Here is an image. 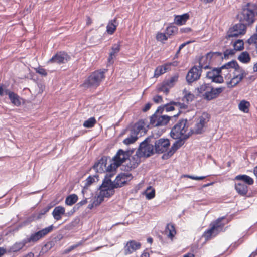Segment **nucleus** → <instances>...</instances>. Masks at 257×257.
Instances as JSON below:
<instances>
[{
	"label": "nucleus",
	"instance_id": "45",
	"mask_svg": "<svg viewBox=\"0 0 257 257\" xmlns=\"http://www.w3.org/2000/svg\"><path fill=\"white\" fill-rule=\"evenodd\" d=\"M170 87L166 85V82L164 81L159 85L158 87V90L160 92H163L165 94H168Z\"/></svg>",
	"mask_w": 257,
	"mask_h": 257
},
{
	"label": "nucleus",
	"instance_id": "20",
	"mask_svg": "<svg viewBox=\"0 0 257 257\" xmlns=\"http://www.w3.org/2000/svg\"><path fill=\"white\" fill-rule=\"evenodd\" d=\"M107 158L106 156H103L93 165V169L98 173L105 172L107 169L111 170L110 164L106 166Z\"/></svg>",
	"mask_w": 257,
	"mask_h": 257
},
{
	"label": "nucleus",
	"instance_id": "4",
	"mask_svg": "<svg viewBox=\"0 0 257 257\" xmlns=\"http://www.w3.org/2000/svg\"><path fill=\"white\" fill-rule=\"evenodd\" d=\"M171 136L174 139L186 140L190 135L186 119H181L172 128Z\"/></svg>",
	"mask_w": 257,
	"mask_h": 257
},
{
	"label": "nucleus",
	"instance_id": "48",
	"mask_svg": "<svg viewBox=\"0 0 257 257\" xmlns=\"http://www.w3.org/2000/svg\"><path fill=\"white\" fill-rule=\"evenodd\" d=\"M174 103H175V102H170L169 103H168L165 105L163 107H162V108H163V110L165 109L166 112L173 111L177 109L176 106L174 105Z\"/></svg>",
	"mask_w": 257,
	"mask_h": 257
},
{
	"label": "nucleus",
	"instance_id": "29",
	"mask_svg": "<svg viewBox=\"0 0 257 257\" xmlns=\"http://www.w3.org/2000/svg\"><path fill=\"white\" fill-rule=\"evenodd\" d=\"M65 214V209L61 206L55 207L52 213L54 219L56 221L61 220Z\"/></svg>",
	"mask_w": 257,
	"mask_h": 257
},
{
	"label": "nucleus",
	"instance_id": "9",
	"mask_svg": "<svg viewBox=\"0 0 257 257\" xmlns=\"http://www.w3.org/2000/svg\"><path fill=\"white\" fill-rule=\"evenodd\" d=\"M133 151H124L122 149H119L116 154L113 158V162L110 163V168L114 169L117 168L124 162H125L132 155Z\"/></svg>",
	"mask_w": 257,
	"mask_h": 257
},
{
	"label": "nucleus",
	"instance_id": "47",
	"mask_svg": "<svg viewBox=\"0 0 257 257\" xmlns=\"http://www.w3.org/2000/svg\"><path fill=\"white\" fill-rule=\"evenodd\" d=\"M174 105L176 106V107L179 110V112L177 113V114H175L173 115V117L174 118L177 117L179 116V114L181 113L180 109H186L187 108V105L178 102H175V103H174Z\"/></svg>",
	"mask_w": 257,
	"mask_h": 257
},
{
	"label": "nucleus",
	"instance_id": "43",
	"mask_svg": "<svg viewBox=\"0 0 257 257\" xmlns=\"http://www.w3.org/2000/svg\"><path fill=\"white\" fill-rule=\"evenodd\" d=\"M249 105L250 104L248 102L242 100L239 104L238 107L240 110L244 112H247L249 110L248 108Z\"/></svg>",
	"mask_w": 257,
	"mask_h": 257
},
{
	"label": "nucleus",
	"instance_id": "26",
	"mask_svg": "<svg viewBox=\"0 0 257 257\" xmlns=\"http://www.w3.org/2000/svg\"><path fill=\"white\" fill-rule=\"evenodd\" d=\"M183 140L179 139L173 144L170 149L167 153H164L162 158L163 159H168L172 156L174 153L178 150L182 145V141Z\"/></svg>",
	"mask_w": 257,
	"mask_h": 257
},
{
	"label": "nucleus",
	"instance_id": "13",
	"mask_svg": "<svg viewBox=\"0 0 257 257\" xmlns=\"http://www.w3.org/2000/svg\"><path fill=\"white\" fill-rule=\"evenodd\" d=\"M4 94L8 95L9 99L13 105L16 106L21 105V99L17 94L8 89H4L3 86L0 85V96H3Z\"/></svg>",
	"mask_w": 257,
	"mask_h": 257
},
{
	"label": "nucleus",
	"instance_id": "30",
	"mask_svg": "<svg viewBox=\"0 0 257 257\" xmlns=\"http://www.w3.org/2000/svg\"><path fill=\"white\" fill-rule=\"evenodd\" d=\"M117 25L118 23L116 18L109 21L106 27L107 33L108 34L112 35L115 31Z\"/></svg>",
	"mask_w": 257,
	"mask_h": 257
},
{
	"label": "nucleus",
	"instance_id": "6",
	"mask_svg": "<svg viewBox=\"0 0 257 257\" xmlns=\"http://www.w3.org/2000/svg\"><path fill=\"white\" fill-rule=\"evenodd\" d=\"M104 77L103 71H96L88 77L83 85L87 88H96L100 84Z\"/></svg>",
	"mask_w": 257,
	"mask_h": 257
},
{
	"label": "nucleus",
	"instance_id": "3",
	"mask_svg": "<svg viewBox=\"0 0 257 257\" xmlns=\"http://www.w3.org/2000/svg\"><path fill=\"white\" fill-rule=\"evenodd\" d=\"M224 89L223 87L214 88L211 83H204L197 88V91L204 99L211 101L217 98Z\"/></svg>",
	"mask_w": 257,
	"mask_h": 257
},
{
	"label": "nucleus",
	"instance_id": "14",
	"mask_svg": "<svg viewBox=\"0 0 257 257\" xmlns=\"http://www.w3.org/2000/svg\"><path fill=\"white\" fill-rule=\"evenodd\" d=\"M246 26L241 22L236 24L229 29L227 33V37H237L239 35H243L246 32Z\"/></svg>",
	"mask_w": 257,
	"mask_h": 257
},
{
	"label": "nucleus",
	"instance_id": "2",
	"mask_svg": "<svg viewBox=\"0 0 257 257\" xmlns=\"http://www.w3.org/2000/svg\"><path fill=\"white\" fill-rule=\"evenodd\" d=\"M256 16L257 5L247 3L242 7L241 11L237 15V18L240 22L249 26L255 22Z\"/></svg>",
	"mask_w": 257,
	"mask_h": 257
},
{
	"label": "nucleus",
	"instance_id": "11",
	"mask_svg": "<svg viewBox=\"0 0 257 257\" xmlns=\"http://www.w3.org/2000/svg\"><path fill=\"white\" fill-rule=\"evenodd\" d=\"M224 217L218 218L213 224L212 227L204 233V236L206 239H209L211 236H216L219 232L222 230L224 224L222 223Z\"/></svg>",
	"mask_w": 257,
	"mask_h": 257
},
{
	"label": "nucleus",
	"instance_id": "50",
	"mask_svg": "<svg viewBox=\"0 0 257 257\" xmlns=\"http://www.w3.org/2000/svg\"><path fill=\"white\" fill-rule=\"evenodd\" d=\"M194 98V95L190 93L185 94L183 100L186 101L187 103H188L190 101H191Z\"/></svg>",
	"mask_w": 257,
	"mask_h": 257
},
{
	"label": "nucleus",
	"instance_id": "54",
	"mask_svg": "<svg viewBox=\"0 0 257 257\" xmlns=\"http://www.w3.org/2000/svg\"><path fill=\"white\" fill-rule=\"evenodd\" d=\"M185 177H187L190 179H193V180H201L206 178V176L198 177V176H194L189 175H185Z\"/></svg>",
	"mask_w": 257,
	"mask_h": 257
},
{
	"label": "nucleus",
	"instance_id": "63",
	"mask_svg": "<svg viewBox=\"0 0 257 257\" xmlns=\"http://www.w3.org/2000/svg\"><path fill=\"white\" fill-rule=\"evenodd\" d=\"M191 41H188L187 42H185V43H184L183 44H182L181 45H180L179 47V49L180 50H181L182 49H183L187 44H188L189 43H190Z\"/></svg>",
	"mask_w": 257,
	"mask_h": 257
},
{
	"label": "nucleus",
	"instance_id": "8",
	"mask_svg": "<svg viewBox=\"0 0 257 257\" xmlns=\"http://www.w3.org/2000/svg\"><path fill=\"white\" fill-rule=\"evenodd\" d=\"M237 67H238L237 62L236 61H231L222 65L218 69L220 74L222 75L223 78L224 77L225 79L227 81L230 79L232 74L235 72Z\"/></svg>",
	"mask_w": 257,
	"mask_h": 257
},
{
	"label": "nucleus",
	"instance_id": "39",
	"mask_svg": "<svg viewBox=\"0 0 257 257\" xmlns=\"http://www.w3.org/2000/svg\"><path fill=\"white\" fill-rule=\"evenodd\" d=\"M138 137H137L136 135L134 134L130 131V135L127 138L125 139L123 141V143L125 145H130L135 142L137 139H138Z\"/></svg>",
	"mask_w": 257,
	"mask_h": 257
},
{
	"label": "nucleus",
	"instance_id": "34",
	"mask_svg": "<svg viewBox=\"0 0 257 257\" xmlns=\"http://www.w3.org/2000/svg\"><path fill=\"white\" fill-rule=\"evenodd\" d=\"M235 179L237 180L242 181V182L241 183H246L248 185H252L254 182L253 179L252 178L246 175L236 176Z\"/></svg>",
	"mask_w": 257,
	"mask_h": 257
},
{
	"label": "nucleus",
	"instance_id": "36",
	"mask_svg": "<svg viewBox=\"0 0 257 257\" xmlns=\"http://www.w3.org/2000/svg\"><path fill=\"white\" fill-rule=\"evenodd\" d=\"M238 60L243 63L247 64L250 61L251 58L247 51H244L241 53L239 55Z\"/></svg>",
	"mask_w": 257,
	"mask_h": 257
},
{
	"label": "nucleus",
	"instance_id": "25",
	"mask_svg": "<svg viewBox=\"0 0 257 257\" xmlns=\"http://www.w3.org/2000/svg\"><path fill=\"white\" fill-rule=\"evenodd\" d=\"M204 59H209L211 63L219 62L223 59V53L220 52H210L204 56L201 61Z\"/></svg>",
	"mask_w": 257,
	"mask_h": 257
},
{
	"label": "nucleus",
	"instance_id": "62",
	"mask_svg": "<svg viewBox=\"0 0 257 257\" xmlns=\"http://www.w3.org/2000/svg\"><path fill=\"white\" fill-rule=\"evenodd\" d=\"M85 240H82L81 241L78 242L77 244H75L74 245L75 246V248H77L81 245H82L84 244Z\"/></svg>",
	"mask_w": 257,
	"mask_h": 257
},
{
	"label": "nucleus",
	"instance_id": "28",
	"mask_svg": "<svg viewBox=\"0 0 257 257\" xmlns=\"http://www.w3.org/2000/svg\"><path fill=\"white\" fill-rule=\"evenodd\" d=\"M120 42H118L117 43L114 44L112 45L108 58V62L110 64H111L113 63V59L116 57V55L120 51Z\"/></svg>",
	"mask_w": 257,
	"mask_h": 257
},
{
	"label": "nucleus",
	"instance_id": "19",
	"mask_svg": "<svg viewBox=\"0 0 257 257\" xmlns=\"http://www.w3.org/2000/svg\"><path fill=\"white\" fill-rule=\"evenodd\" d=\"M206 77L212 80V82L216 83H222L224 80L223 76L220 74L218 68H214L208 71L206 74Z\"/></svg>",
	"mask_w": 257,
	"mask_h": 257
},
{
	"label": "nucleus",
	"instance_id": "60",
	"mask_svg": "<svg viewBox=\"0 0 257 257\" xmlns=\"http://www.w3.org/2000/svg\"><path fill=\"white\" fill-rule=\"evenodd\" d=\"M75 248H76L75 245H72V246H70L68 248L65 249L64 250L63 253L67 254V253H69L70 252H71L73 249H74Z\"/></svg>",
	"mask_w": 257,
	"mask_h": 257
},
{
	"label": "nucleus",
	"instance_id": "38",
	"mask_svg": "<svg viewBox=\"0 0 257 257\" xmlns=\"http://www.w3.org/2000/svg\"><path fill=\"white\" fill-rule=\"evenodd\" d=\"M178 79V75L177 74H175L174 75L171 76L168 79H166L164 80V82H166V85L169 86V87L172 88L173 87L175 83L177 82Z\"/></svg>",
	"mask_w": 257,
	"mask_h": 257
},
{
	"label": "nucleus",
	"instance_id": "17",
	"mask_svg": "<svg viewBox=\"0 0 257 257\" xmlns=\"http://www.w3.org/2000/svg\"><path fill=\"white\" fill-rule=\"evenodd\" d=\"M168 139L160 138L155 142L154 149L156 153L162 154L166 151L170 146Z\"/></svg>",
	"mask_w": 257,
	"mask_h": 257
},
{
	"label": "nucleus",
	"instance_id": "15",
	"mask_svg": "<svg viewBox=\"0 0 257 257\" xmlns=\"http://www.w3.org/2000/svg\"><path fill=\"white\" fill-rule=\"evenodd\" d=\"M147 126L146 121L145 120L141 119L133 125L130 131L133 134L139 137L146 134L147 132L146 126Z\"/></svg>",
	"mask_w": 257,
	"mask_h": 257
},
{
	"label": "nucleus",
	"instance_id": "57",
	"mask_svg": "<svg viewBox=\"0 0 257 257\" xmlns=\"http://www.w3.org/2000/svg\"><path fill=\"white\" fill-rule=\"evenodd\" d=\"M257 40V34H255L253 35L248 40V42L249 44H252L255 43Z\"/></svg>",
	"mask_w": 257,
	"mask_h": 257
},
{
	"label": "nucleus",
	"instance_id": "27",
	"mask_svg": "<svg viewBox=\"0 0 257 257\" xmlns=\"http://www.w3.org/2000/svg\"><path fill=\"white\" fill-rule=\"evenodd\" d=\"M100 190L99 195L95 198L100 204L103 201L104 197H109L114 193V191H112L111 189H108L107 188H103L102 186H100Z\"/></svg>",
	"mask_w": 257,
	"mask_h": 257
},
{
	"label": "nucleus",
	"instance_id": "1",
	"mask_svg": "<svg viewBox=\"0 0 257 257\" xmlns=\"http://www.w3.org/2000/svg\"><path fill=\"white\" fill-rule=\"evenodd\" d=\"M54 228V226L53 225H51L47 227L32 233L29 237L20 241L15 243L9 248V252L12 253L17 252L22 250L27 244H28L29 246L33 245L37 241L51 232Z\"/></svg>",
	"mask_w": 257,
	"mask_h": 257
},
{
	"label": "nucleus",
	"instance_id": "23",
	"mask_svg": "<svg viewBox=\"0 0 257 257\" xmlns=\"http://www.w3.org/2000/svg\"><path fill=\"white\" fill-rule=\"evenodd\" d=\"M141 155H139L138 152L136 151V154L129 158V163H126L124 170L128 171L132 169L136 168L141 162Z\"/></svg>",
	"mask_w": 257,
	"mask_h": 257
},
{
	"label": "nucleus",
	"instance_id": "21",
	"mask_svg": "<svg viewBox=\"0 0 257 257\" xmlns=\"http://www.w3.org/2000/svg\"><path fill=\"white\" fill-rule=\"evenodd\" d=\"M201 68L196 66L192 67L186 76L187 81L190 83L199 79L201 74Z\"/></svg>",
	"mask_w": 257,
	"mask_h": 257
},
{
	"label": "nucleus",
	"instance_id": "56",
	"mask_svg": "<svg viewBox=\"0 0 257 257\" xmlns=\"http://www.w3.org/2000/svg\"><path fill=\"white\" fill-rule=\"evenodd\" d=\"M155 190H152L150 192L146 193V198L148 199H151L155 197Z\"/></svg>",
	"mask_w": 257,
	"mask_h": 257
},
{
	"label": "nucleus",
	"instance_id": "59",
	"mask_svg": "<svg viewBox=\"0 0 257 257\" xmlns=\"http://www.w3.org/2000/svg\"><path fill=\"white\" fill-rule=\"evenodd\" d=\"M87 203V198H85L83 200H82L80 202L78 203L76 205L75 207H77V208H78L80 207L81 206H82V205L86 204Z\"/></svg>",
	"mask_w": 257,
	"mask_h": 257
},
{
	"label": "nucleus",
	"instance_id": "7",
	"mask_svg": "<svg viewBox=\"0 0 257 257\" xmlns=\"http://www.w3.org/2000/svg\"><path fill=\"white\" fill-rule=\"evenodd\" d=\"M163 111V108L160 106L156 112L150 117V124L154 126H159L166 125L169 121L174 118L173 116H169L167 115H160L159 113H162Z\"/></svg>",
	"mask_w": 257,
	"mask_h": 257
},
{
	"label": "nucleus",
	"instance_id": "44",
	"mask_svg": "<svg viewBox=\"0 0 257 257\" xmlns=\"http://www.w3.org/2000/svg\"><path fill=\"white\" fill-rule=\"evenodd\" d=\"M96 123L95 118L93 117L89 118L88 120L85 121L83 123V126L86 128H91L94 126Z\"/></svg>",
	"mask_w": 257,
	"mask_h": 257
},
{
	"label": "nucleus",
	"instance_id": "49",
	"mask_svg": "<svg viewBox=\"0 0 257 257\" xmlns=\"http://www.w3.org/2000/svg\"><path fill=\"white\" fill-rule=\"evenodd\" d=\"M235 52L234 48L233 49H226L223 54V59L228 58L229 56L233 55Z\"/></svg>",
	"mask_w": 257,
	"mask_h": 257
},
{
	"label": "nucleus",
	"instance_id": "40",
	"mask_svg": "<svg viewBox=\"0 0 257 257\" xmlns=\"http://www.w3.org/2000/svg\"><path fill=\"white\" fill-rule=\"evenodd\" d=\"M78 200V196L75 194H73L67 196L65 200V203L69 206L75 204Z\"/></svg>",
	"mask_w": 257,
	"mask_h": 257
},
{
	"label": "nucleus",
	"instance_id": "37",
	"mask_svg": "<svg viewBox=\"0 0 257 257\" xmlns=\"http://www.w3.org/2000/svg\"><path fill=\"white\" fill-rule=\"evenodd\" d=\"M51 208L50 206H47L42 209H41L39 212L34 214V219L36 220H39L42 218V217Z\"/></svg>",
	"mask_w": 257,
	"mask_h": 257
},
{
	"label": "nucleus",
	"instance_id": "12",
	"mask_svg": "<svg viewBox=\"0 0 257 257\" xmlns=\"http://www.w3.org/2000/svg\"><path fill=\"white\" fill-rule=\"evenodd\" d=\"M132 175L129 173H124L119 174L113 181V185L111 190L114 191L115 188L122 187L126 182L132 178Z\"/></svg>",
	"mask_w": 257,
	"mask_h": 257
},
{
	"label": "nucleus",
	"instance_id": "18",
	"mask_svg": "<svg viewBox=\"0 0 257 257\" xmlns=\"http://www.w3.org/2000/svg\"><path fill=\"white\" fill-rule=\"evenodd\" d=\"M117 168L114 169L113 167L111 170L107 169L105 172H106L105 176L102 184L101 185L103 188H107L111 189L112 186L113 185V181H112L111 178H112L115 174L116 170Z\"/></svg>",
	"mask_w": 257,
	"mask_h": 257
},
{
	"label": "nucleus",
	"instance_id": "10",
	"mask_svg": "<svg viewBox=\"0 0 257 257\" xmlns=\"http://www.w3.org/2000/svg\"><path fill=\"white\" fill-rule=\"evenodd\" d=\"M245 70L240 67L239 65L236 68L235 73L230 77V79L227 81L228 87H233L237 85L241 80L246 76Z\"/></svg>",
	"mask_w": 257,
	"mask_h": 257
},
{
	"label": "nucleus",
	"instance_id": "32",
	"mask_svg": "<svg viewBox=\"0 0 257 257\" xmlns=\"http://www.w3.org/2000/svg\"><path fill=\"white\" fill-rule=\"evenodd\" d=\"M235 189L241 195H245L248 191L247 185L245 183L241 182L236 183Z\"/></svg>",
	"mask_w": 257,
	"mask_h": 257
},
{
	"label": "nucleus",
	"instance_id": "42",
	"mask_svg": "<svg viewBox=\"0 0 257 257\" xmlns=\"http://www.w3.org/2000/svg\"><path fill=\"white\" fill-rule=\"evenodd\" d=\"M204 57V56H202L200 58L199 60V67L201 69H207L209 68V64H211V60H210L209 59H204L203 60L201 61Z\"/></svg>",
	"mask_w": 257,
	"mask_h": 257
},
{
	"label": "nucleus",
	"instance_id": "33",
	"mask_svg": "<svg viewBox=\"0 0 257 257\" xmlns=\"http://www.w3.org/2000/svg\"><path fill=\"white\" fill-rule=\"evenodd\" d=\"M189 15L187 13L182 15L176 16L174 19V22L177 25H182L185 23L189 19Z\"/></svg>",
	"mask_w": 257,
	"mask_h": 257
},
{
	"label": "nucleus",
	"instance_id": "55",
	"mask_svg": "<svg viewBox=\"0 0 257 257\" xmlns=\"http://www.w3.org/2000/svg\"><path fill=\"white\" fill-rule=\"evenodd\" d=\"M36 72L42 76H46L47 75L46 70L42 68H38L36 70Z\"/></svg>",
	"mask_w": 257,
	"mask_h": 257
},
{
	"label": "nucleus",
	"instance_id": "58",
	"mask_svg": "<svg viewBox=\"0 0 257 257\" xmlns=\"http://www.w3.org/2000/svg\"><path fill=\"white\" fill-rule=\"evenodd\" d=\"M153 100L156 103H160L163 101L162 96H161L160 95L155 96L153 97Z\"/></svg>",
	"mask_w": 257,
	"mask_h": 257
},
{
	"label": "nucleus",
	"instance_id": "41",
	"mask_svg": "<svg viewBox=\"0 0 257 257\" xmlns=\"http://www.w3.org/2000/svg\"><path fill=\"white\" fill-rule=\"evenodd\" d=\"M55 245V242L51 241L48 242L42 248L41 250L39 253V255H43L48 251L50 250Z\"/></svg>",
	"mask_w": 257,
	"mask_h": 257
},
{
	"label": "nucleus",
	"instance_id": "51",
	"mask_svg": "<svg viewBox=\"0 0 257 257\" xmlns=\"http://www.w3.org/2000/svg\"><path fill=\"white\" fill-rule=\"evenodd\" d=\"M177 28L176 27H168L166 29V34L167 35H172L177 32Z\"/></svg>",
	"mask_w": 257,
	"mask_h": 257
},
{
	"label": "nucleus",
	"instance_id": "64",
	"mask_svg": "<svg viewBox=\"0 0 257 257\" xmlns=\"http://www.w3.org/2000/svg\"><path fill=\"white\" fill-rule=\"evenodd\" d=\"M92 21L91 19L89 17H87V20H86L87 25L89 26V25H91L92 24Z\"/></svg>",
	"mask_w": 257,
	"mask_h": 257
},
{
	"label": "nucleus",
	"instance_id": "31",
	"mask_svg": "<svg viewBox=\"0 0 257 257\" xmlns=\"http://www.w3.org/2000/svg\"><path fill=\"white\" fill-rule=\"evenodd\" d=\"M170 66V64H166L164 65L158 66L155 70L154 76L155 77H158L162 74L165 73L169 68Z\"/></svg>",
	"mask_w": 257,
	"mask_h": 257
},
{
	"label": "nucleus",
	"instance_id": "61",
	"mask_svg": "<svg viewBox=\"0 0 257 257\" xmlns=\"http://www.w3.org/2000/svg\"><path fill=\"white\" fill-rule=\"evenodd\" d=\"M151 105L152 104L150 103H148L147 104H146L142 109L143 111L146 112L148 110H149L150 109Z\"/></svg>",
	"mask_w": 257,
	"mask_h": 257
},
{
	"label": "nucleus",
	"instance_id": "53",
	"mask_svg": "<svg viewBox=\"0 0 257 257\" xmlns=\"http://www.w3.org/2000/svg\"><path fill=\"white\" fill-rule=\"evenodd\" d=\"M156 39L158 41H163L167 40L168 38L166 34L163 33H159L157 35Z\"/></svg>",
	"mask_w": 257,
	"mask_h": 257
},
{
	"label": "nucleus",
	"instance_id": "22",
	"mask_svg": "<svg viewBox=\"0 0 257 257\" xmlns=\"http://www.w3.org/2000/svg\"><path fill=\"white\" fill-rule=\"evenodd\" d=\"M70 59V57L67 53L64 52H60L53 56L48 62L61 64L68 62Z\"/></svg>",
	"mask_w": 257,
	"mask_h": 257
},
{
	"label": "nucleus",
	"instance_id": "46",
	"mask_svg": "<svg viewBox=\"0 0 257 257\" xmlns=\"http://www.w3.org/2000/svg\"><path fill=\"white\" fill-rule=\"evenodd\" d=\"M235 51H240L244 48V42L242 40H237L233 44Z\"/></svg>",
	"mask_w": 257,
	"mask_h": 257
},
{
	"label": "nucleus",
	"instance_id": "35",
	"mask_svg": "<svg viewBox=\"0 0 257 257\" xmlns=\"http://www.w3.org/2000/svg\"><path fill=\"white\" fill-rule=\"evenodd\" d=\"M164 232L165 234H166L167 236L170 238H173L176 234L175 227L172 224H167Z\"/></svg>",
	"mask_w": 257,
	"mask_h": 257
},
{
	"label": "nucleus",
	"instance_id": "5",
	"mask_svg": "<svg viewBox=\"0 0 257 257\" xmlns=\"http://www.w3.org/2000/svg\"><path fill=\"white\" fill-rule=\"evenodd\" d=\"M154 139L153 137H147L145 140L140 143L139 148L137 150L139 155L142 157H148L153 155L154 153V148L150 143L153 142L152 139Z\"/></svg>",
	"mask_w": 257,
	"mask_h": 257
},
{
	"label": "nucleus",
	"instance_id": "52",
	"mask_svg": "<svg viewBox=\"0 0 257 257\" xmlns=\"http://www.w3.org/2000/svg\"><path fill=\"white\" fill-rule=\"evenodd\" d=\"M97 176L95 175L93 176H89L87 179H86V184L87 185H90L91 184H92L94 182H95V178H97Z\"/></svg>",
	"mask_w": 257,
	"mask_h": 257
},
{
	"label": "nucleus",
	"instance_id": "24",
	"mask_svg": "<svg viewBox=\"0 0 257 257\" xmlns=\"http://www.w3.org/2000/svg\"><path fill=\"white\" fill-rule=\"evenodd\" d=\"M141 243L135 240L128 241L124 247V252L125 255L131 254L141 247Z\"/></svg>",
	"mask_w": 257,
	"mask_h": 257
},
{
	"label": "nucleus",
	"instance_id": "16",
	"mask_svg": "<svg viewBox=\"0 0 257 257\" xmlns=\"http://www.w3.org/2000/svg\"><path fill=\"white\" fill-rule=\"evenodd\" d=\"M209 115L207 113H203L200 116L194 128V132L195 134H199L204 132V128L205 124L209 120Z\"/></svg>",
	"mask_w": 257,
	"mask_h": 257
}]
</instances>
